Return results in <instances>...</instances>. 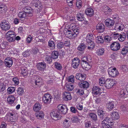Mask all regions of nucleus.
Listing matches in <instances>:
<instances>
[{"instance_id": "obj_16", "label": "nucleus", "mask_w": 128, "mask_h": 128, "mask_svg": "<svg viewBox=\"0 0 128 128\" xmlns=\"http://www.w3.org/2000/svg\"><path fill=\"white\" fill-rule=\"evenodd\" d=\"M111 118L113 120H116L120 118L118 113L116 112H113L110 114Z\"/></svg>"}, {"instance_id": "obj_21", "label": "nucleus", "mask_w": 128, "mask_h": 128, "mask_svg": "<svg viewBox=\"0 0 128 128\" xmlns=\"http://www.w3.org/2000/svg\"><path fill=\"white\" fill-rule=\"evenodd\" d=\"M91 60V58L90 55L84 56L82 58L81 63L90 62Z\"/></svg>"}, {"instance_id": "obj_64", "label": "nucleus", "mask_w": 128, "mask_h": 128, "mask_svg": "<svg viewBox=\"0 0 128 128\" xmlns=\"http://www.w3.org/2000/svg\"><path fill=\"white\" fill-rule=\"evenodd\" d=\"M32 40V38L30 35H29L26 38V42L28 43H30L31 42Z\"/></svg>"}, {"instance_id": "obj_44", "label": "nucleus", "mask_w": 128, "mask_h": 128, "mask_svg": "<svg viewBox=\"0 0 128 128\" xmlns=\"http://www.w3.org/2000/svg\"><path fill=\"white\" fill-rule=\"evenodd\" d=\"M35 78V84L36 85H38V84L41 82L42 80V79L39 76H36Z\"/></svg>"}, {"instance_id": "obj_8", "label": "nucleus", "mask_w": 128, "mask_h": 128, "mask_svg": "<svg viewBox=\"0 0 128 128\" xmlns=\"http://www.w3.org/2000/svg\"><path fill=\"white\" fill-rule=\"evenodd\" d=\"M120 44L118 43L114 42L112 43L110 46L111 49L114 51L119 50L120 48Z\"/></svg>"}, {"instance_id": "obj_22", "label": "nucleus", "mask_w": 128, "mask_h": 128, "mask_svg": "<svg viewBox=\"0 0 128 128\" xmlns=\"http://www.w3.org/2000/svg\"><path fill=\"white\" fill-rule=\"evenodd\" d=\"M78 85L81 88H88L89 86V83L87 81L80 82L79 83Z\"/></svg>"}, {"instance_id": "obj_28", "label": "nucleus", "mask_w": 128, "mask_h": 128, "mask_svg": "<svg viewBox=\"0 0 128 128\" xmlns=\"http://www.w3.org/2000/svg\"><path fill=\"white\" fill-rule=\"evenodd\" d=\"M126 93V90H122L118 94V97L119 98H124L126 97H127Z\"/></svg>"}, {"instance_id": "obj_7", "label": "nucleus", "mask_w": 128, "mask_h": 128, "mask_svg": "<svg viewBox=\"0 0 128 128\" xmlns=\"http://www.w3.org/2000/svg\"><path fill=\"white\" fill-rule=\"evenodd\" d=\"M108 70L109 74L112 77H114L118 76L119 74L116 68H110L108 69Z\"/></svg>"}, {"instance_id": "obj_17", "label": "nucleus", "mask_w": 128, "mask_h": 128, "mask_svg": "<svg viewBox=\"0 0 128 128\" xmlns=\"http://www.w3.org/2000/svg\"><path fill=\"white\" fill-rule=\"evenodd\" d=\"M114 22L113 20L108 19L106 20L105 23L106 25L108 27H111L114 25Z\"/></svg>"}, {"instance_id": "obj_57", "label": "nucleus", "mask_w": 128, "mask_h": 128, "mask_svg": "<svg viewBox=\"0 0 128 128\" xmlns=\"http://www.w3.org/2000/svg\"><path fill=\"white\" fill-rule=\"evenodd\" d=\"M12 81L16 85H18L19 83V80L17 78H14L12 79Z\"/></svg>"}, {"instance_id": "obj_49", "label": "nucleus", "mask_w": 128, "mask_h": 128, "mask_svg": "<svg viewBox=\"0 0 128 128\" xmlns=\"http://www.w3.org/2000/svg\"><path fill=\"white\" fill-rule=\"evenodd\" d=\"M86 48V46L83 43L81 44L78 48V50L80 51L84 50Z\"/></svg>"}, {"instance_id": "obj_15", "label": "nucleus", "mask_w": 128, "mask_h": 128, "mask_svg": "<svg viewBox=\"0 0 128 128\" xmlns=\"http://www.w3.org/2000/svg\"><path fill=\"white\" fill-rule=\"evenodd\" d=\"M80 63V60L77 58H74L72 60V65L73 67L76 68L79 66Z\"/></svg>"}, {"instance_id": "obj_42", "label": "nucleus", "mask_w": 128, "mask_h": 128, "mask_svg": "<svg viewBox=\"0 0 128 128\" xmlns=\"http://www.w3.org/2000/svg\"><path fill=\"white\" fill-rule=\"evenodd\" d=\"M104 51V48H102L98 50L96 52V54L100 56L103 55Z\"/></svg>"}, {"instance_id": "obj_48", "label": "nucleus", "mask_w": 128, "mask_h": 128, "mask_svg": "<svg viewBox=\"0 0 128 128\" xmlns=\"http://www.w3.org/2000/svg\"><path fill=\"white\" fill-rule=\"evenodd\" d=\"M18 16L21 19L24 18L26 16V14L25 12H20L18 13Z\"/></svg>"}, {"instance_id": "obj_29", "label": "nucleus", "mask_w": 128, "mask_h": 128, "mask_svg": "<svg viewBox=\"0 0 128 128\" xmlns=\"http://www.w3.org/2000/svg\"><path fill=\"white\" fill-rule=\"evenodd\" d=\"M41 108V105L40 103H36L34 105L33 108V110L36 112L37 111L40 110Z\"/></svg>"}, {"instance_id": "obj_33", "label": "nucleus", "mask_w": 128, "mask_h": 128, "mask_svg": "<svg viewBox=\"0 0 128 128\" xmlns=\"http://www.w3.org/2000/svg\"><path fill=\"white\" fill-rule=\"evenodd\" d=\"M21 73L24 76H27L28 72L27 68L25 67H22L21 68Z\"/></svg>"}, {"instance_id": "obj_61", "label": "nucleus", "mask_w": 128, "mask_h": 128, "mask_svg": "<svg viewBox=\"0 0 128 128\" xmlns=\"http://www.w3.org/2000/svg\"><path fill=\"white\" fill-rule=\"evenodd\" d=\"M105 41L106 42H108L111 40V38L110 36H106L104 38Z\"/></svg>"}, {"instance_id": "obj_40", "label": "nucleus", "mask_w": 128, "mask_h": 128, "mask_svg": "<svg viewBox=\"0 0 128 128\" xmlns=\"http://www.w3.org/2000/svg\"><path fill=\"white\" fill-rule=\"evenodd\" d=\"M70 121L67 119H65L64 121L63 124L64 126L66 128L69 127L70 124Z\"/></svg>"}, {"instance_id": "obj_37", "label": "nucleus", "mask_w": 128, "mask_h": 128, "mask_svg": "<svg viewBox=\"0 0 128 128\" xmlns=\"http://www.w3.org/2000/svg\"><path fill=\"white\" fill-rule=\"evenodd\" d=\"M96 41L98 43L102 44L104 42V40L102 36H98L96 38Z\"/></svg>"}, {"instance_id": "obj_20", "label": "nucleus", "mask_w": 128, "mask_h": 128, "mask_svg": "<svg viewBox=\"0 0 128 128\" xmlns=\"http://www.w3.org/2000/svg\"><path fill=\"white\" fill-rule=\"evenodd\" d=\"M32 3L34 6L38 8L42 7L41 2L39 0H32Z\"/></svg>"}, {"instance_id": "obj_59", "label": "nucleus", "mask_w": 128, "mask_h": 128, "mask_svg": "<svg viewBox=\"0 0 128 128\" xmlns=\"http://www.w3.org/2000/svg\"><path fill=\"white\" fill-rule=\"evenodd\" d=\"M30 53V51H26L22 53V55L24 56L27 57L29 56Z\"/></svg>"}, {"instance_id": "obj_32", "label": "nucleus", "mask_w": 128, "mask_h": 128, "mask_svg": "<svg viewBox=\"0 0 128 128\" xmlns=\"http://www.w3.org/2000/svg\"><path fill=\"white\" fill-rule=\"evenodd\" d=\"M82 118V117L80 116H74L71 118V120L73 122H77L80 120Z\"/></svg>"}, {"instance_id": "obj_54", "label": "nucleus", "mask_w": 128, "mask_h": 128, "mask_svg": "<svg viewBox=\"0 0 128 128\" xmlns=\"http://www.w3.org/2000/svg\"><path fill=\"white\" fill-rule=\"evenodd\" d=\"M98 115L99 116L101 117H102L104 114V112L100 108L98 110Z\"/></svg>"}, {"instance_id": "obj_14", "label": "nucleus", "mask_w": 128, "mask_h": 128, "mask_svg": "<svg viewBox=\"0 0 128 128\" xmlns=\"http://www.w3.org/2000/svg\"><path fill=\"white\" fill-rule=\"evenodd\" d=\"M36 66L38 69L40 70H43L46 68V63L42 62L37 64Z\"/></svg>"}, {"instance_id": "obj_2", "label": "nucleus", "mask_w": 128, "mask_h": 128, "mask_svg": "<svg viewBox=\"0 0 128 128\" xmlns=\"http://www.w3.org/2000/svg\"><path fill=\"white\" fill-rule=\"evenodd\" d=\"M0 26L2 30H6L10 29V23L6 20H3L0 23Z\"/></svg>"}, {"instance_id": "obj_6", "label": "nucleus", "mask_w": 128, "mask_h": 128, "mask_svg": "<svg viewBox=\"0 0 128 128\" xmlns=\"http://www.w3.org/2000/svg\"><path fill=\"white\" fill-rule=\"evenodd\" d=\"M101 90L98 87L94 86L92 88V93L94 96H98L101 94Z\"/></svg>"}, {"instance_id": "obj_58", "label": "nucleus", "mask_w": 128, "mask_h": 128, "mask_svg": "<svg viewBox=\"0 0 128 128\" xmlns=\"http://www.w3.org/2000/svg\"><path fill=\"white\" fill-rule=\"evenodd\" d=\"M76 4L77 7L78 8H80L82 6V1L80 0H77Z\"/></svg>"}, {"instance_id": "obj_63", "label": "nucleus", "mask_w": 128, "mask_h": 128, "mask_svg": "<svg viewBox=\"0 0 128 128\" xmlns=\"http://www.w3.org/2000/svg\"><path fill=\"white\" fill-rule=\"evenodd\" d=\"M55 67L58 70H60L62 68V66L58 62H56L55 63Z\"/></svg>"}, {"instance_id": "obj_3", "label": "nucleus", "mask_w": 128, "mask_h": 128, "mask_svg": "<svg viewBox=\"0 0 128 128\" xmlns=\"http://www.w3.org/2000/svg\"><path fill=\"white\" fill-rule=\"evenodd\" d=\"M52 98V96L50 94H45L42 96V101L45 104H49Z\"/></svg>"}, {"instance_id": "obj_36", "label": "nucleus", "mask_w": 128, "mask_h": 128, "mask_svg": "<svg viewBox=\"0 0 128 128\" xmlns=\"http://www.w3.org/2000/svg\"><path fill=\"white\" fill-rule=\"evenodd\" d=\"M48 46L51 49H54L55 48V46L54 42L52 40V39H50L48 41Z\"/></svg>"}, {"instance_id": "obj_24", "label": "nucleus", "mask_w": 128, "mask_h": 128, "mask_svg": "<svg viewBox=\"0 0 128 128\" xmlns=\"http://www.w3.org/2000/svg\"><path fill=\"white\" fill-rule=\"evenodd\" d=\"M35 115L37 119L41 120L44 118V114L42 112L40 111L36 112Z\"/></svg>"}, {"instance_id": "obj_38", "label": "nucleus", "mask_w": 128, "mask_h": 128, "mask_svg": "<svg viewBox=\"0 0 128 128\" xmlns=\"http://www.w3.org/2000/svg\"><path fill=\"white\" fill-rule=\"evenodd\" d=\"M119 38H118V40L120 42H122L125 40L126 38V36L125 34L124 33L119 34Z\"/></svg>"}, {"instance_id": "obj_47", "label": "nucleus", "mask_w": 128, "mask_h": 128, "mask_svg": "<svg viewBox=\"0 0 128 128\" xmlns=\"http://www.w3.org/2000/svg\"><path fill=\"white\" fill-rule=\"evenodd\" d=\"M58 56V52L54 51L53 52L52 54V58L53 59H54L57 58Z\"/></svg>"}, {"instance_id": "obj_30", "label": "nucleus", "mask_w": 128, "mask_h": 128, "mask_svg": "<svg viewBox=\"0 0 128 128\" xmlns=\"http://www.w3.org/2000/svg\"><path fill=\"white\" fill-rule=\"evenodd\" d=\"M103 11L106 14H108L112 12V10L108 7L106 6H103Z\"/></svg>"}, {"instance_id": "obj_31", "label": "nucleus", "mask_w": 128, "mask_h": 128, "mask_svg": "<svg viewBox=\"0 0 128 128\" xmlns=\"http://www.w3.org/2000/svg\"><path fill=\"white\" fill-rule=\"evenodd\" d=\"M86 39L88 43L93 42L94 38L92 34H88L86 36Z\"/></svg>"}, {"instance_id": "obj_11", "label": "nucleus", "mask_w": 128, "mask_h": 128, "mask_svg": "<svg viewBox=\"0 0 128 128\" xmlns=\"http://www.w3.org/2000/svg\"><path fill=\"white\" fill-rule=\"evenodd\" d=\"M71 30H72V32L74 35V37L76 36L79 32V29L74 24H72L71 25L70 27Z\"/></svg>"}, {"instance_id": "obj_4", "label": "nucleus", "mask_w": 128, "mask_h": 128, "mask_svg": "<svg viewBox=\"0 0 128 128\" xmlns=\"http://www.w3.org/2000/svg\"><path fill=\"white\" fill-rule=\"evenodd\" d=\"M116 84L114 80L108 79L106 80L105 86L107 88L110 89L112 88Z\"/></svg>"}, {"instance_id": "obj_34", "label": "nucleus", "mask_w": 128, "mask_h": 128, "mask_svg": "<svg viewBox=\"0 0 128 128\" xmlns=\"http://www.w3.org/2000/svg\"><path fill=\"white\" fill-rule=\"evenodd\" d=\"M77 20L79 21H82L84 19V18L83 13H78L76 16Z\"/></svg>"}, {"instance_id": "obj_62", "label": "nucleus", "mask_w": 128, "mask_h": 128, "mask_svg": "<svg viewBox=\"0 0 128 128\" xmlns=\"http://www.w3.org/2000/svg\"><path fill=\"white\" fill-rule=\"evenodd\" d=\"M64 46V44L62 42H58L57 45V48L59 49L62 48Z\"/></svg>"}, {"instance_id": "obj_56", "label": "nucleus", "mask_w": 128, "mask_h": 128, "mask_svg": "<svg viewBox=\"0 0 128 128\" xmlns=\"http://www.w3.org/2000/svg\"><path fill=\"white\" fill-rule=\"evenodd\" d=\"M30 8L28 7H26L25 8V10L26 11L25 12L26 13V15L30 12H32V10L30 9Z\"/></svg>"}, {"instance_id": "obj_60", "label": "nucleus", "mask_w": 128, "mask_h": 128, "mask_svg": "<svg viewBox=\"0 0 128 128\" xmlns=\"http://www.w3.org/2000/svg\"><path fill=\"white\" fill-rule=\"evenodd\" d=\"M76 92L80 96L84 94V91L82 90L77 89L76 90Z\"/></svg>"}, {"instance_id": "obj_1", "label": "nucleus", "mask_w": 128, "mask_h": 128, "mask_svg": "<svg viewBox=\"0 0 128 128\" xmlns=\"http://www.w3.org/2000/svg\"><path fill=\"white\" fill-rule=\"evenodd\" d=\"M102 128H109L113 124L112 120L108 117L106 118L102 122Z\"/></svg>"}, {"instance_id": "obj_55", "label": "nucleus", "mask_w": 128, "mask_h": 128, "mask_svg": "<svg viewBox=\"0 0 128 128\" xmlns=\"http://www.w3.org/2000/svg\"><path fill=\"white\" fill-rule=\"evenodd\" d=\"M74 77L73 76H71L68 77V82L73 83L74 82Z\"/></svg>"}, {"instance_id": "obj_13", "label": "nucleus", "mask_w": 128, "mask_h": 128, "mask_svg": "<svg viewBox=\"0 0 128 128\" xmlns=\"http://www.w3.org/2000/svg\"><path fill=\"white\" fill-rule=\"evenodd\" d=\"M86 75L84 74H81L78 73L76 74V78L80 80H84L86 78Z\"/></svg>"}, {"instance_id": "obj_39", "label": "nucleus", "mask_w": 128, "mask_h": 128, "mask_svg": "<svg viewBox=\"0 0 128 128\" xmlns=\"http://www.w3.org/2000/svg\"><path fill=\"white\" fill-rule=\"evenodd\" d=\"M15 33L13 31H9L6 34L7 37H11V38H15L16 36Z\"/></svg>"}, {"instance_id": "obj_19", "label": "nucleus", "mask_w": 128, "mask_h": 128, "mask_svg": "<svg viewBox=\"0 0 128 128\" xmlns=\"http://www.w3.org/2000/svg\"><path fill=\"white\" fill-rule=\"evenodd\" d=\"M64 99L67 101L70 100L72 98L70 93L68 92H64L63 94Z\"/></svg>"}, {"instance_id": "obj_51", "label": "nucleus", "mask_w": 128, "mask_h": 128, "mask_svg": "<svg viewBox=\"0 0 128 128\" xmlns=\"http://www.w3.org/2000/svg\"><path fill=\"white\" fill-rule=\"evenodd\" d=\"M15 90V88L14 87H10L7 89L8 93L9 94H11L14 92Z\"/></svg>"}, {"instance_id": "obj_25", "label": "nucleus", "mask_w": 128, "mask_h": 128, "mask_svg": "<svg viewBox=\"0 0 128 128\" xmlns=\"http://www.w3.org/2000/svg\"><path fill=\"white\" fill-rule=\"evenodd\" d=\"M124 27V26L123 24L121 23L118 22L116 24L115 28L116 30H122Z\"/></svg>"}, {"instance_id": "obj_27", "label": "nucleus", "mask_w": 128, "mask_h": 128, "mask_svg": "<svg viewBox=\"0 0 128 128\" xmlns=\"http://www.w3.org/2000/svg\"><path fill=\"white\" fill-rule=\"evenodd\" d=\"M86 14L90 16H92L94 14V11L93 9L91 8H86L85 11Z\"/></svg>"}, {"instance_id": "obj_46", "label": "nucleus", "mask_w": 128, "mask_h": 128, "mask_svg": "<svg viewBox=\"0 0 128 128\" xmlns=\"http://www.w3.org/2000/svg\"><path fill=\"white\" fill-rule=\"evenodd\" d=\"M66 87L67 90L69 91L72 90L74 88L73 85L71 84H67L66 85Z\"/></svg>"}, {"instance_id": "obj_45", "label": "nucleus", "mask_w": 128, "mask_h": 128, "mask_svg": "<svg viewBox=\"0 0 128 128\" xmlns=\"http://www.w3.org/2000/svg\"><path fill=\"white\" fill-rule=\"evenodd\" d=\"M88 116L92 119L94 120H97V116L95 114L90 112L88 114Z\"/></svg>"}, {"instance_id": "obj_43", "label": "nucleus", "mask_w": 128, "mask_h": 128, "mask_svg": "<svg viewBox=\"0 0 128 128\" xmlns=\"http://www.w3.org/2000/svg\"><path fill=\"white\" fill-rule=\"evenodd\" d=\"M128 52V47L125 46L122 49L121 53L123 55H124L126 54Z\"/></svg>"}, {"instance_id": "obj_52", "label": "nucleus", "mask_w": 128, "mask_h": 128, "mask_svg": "<svg viewBox=\"0 0 128 128\" xmlns=\"http://www.w3.org/2000/svg\"><path fill=\"white\" fill-rule=\"evenodd\" d=\"M88 50L92 49L94 48V42H90L88 43Z\"/></svg>"}, {"instance_id": "obj_18", "label": "nucleus", "mask_w": 128, "mask_h": 128, "mask_svg": "<svg viewBox=\"0 0 128 128\" xmlns=\"http://www.w3.org/2000/svg\"><path fill=\"white\" fill-rule=\"evenodd\" d=\"M90 63V62L81 63V66L84 69L88 70L90 69L92 67V65Z\"/></svg>"}, {"instance_id": "obj_9", "label": "nucleus", "mask_w": 128, "mask_h": 128, "mask_svg": "<svg viewBox=\"0 0 128 128\" xmlns=\"http://www.w3.org/2000/svg\"><path fill=\"white\" fill-rule=\"evenodd\" d=\"M57 108L59 110L62 114H65L67 112L68 108L66 106L60 104L58 106Z\"/></svg>"}, {"instance_id": "obj_26", "label": "nucleus", "mask_w": 128, "mask_h": 128, "mask_svg": "<svg viewBox=\"0 0 128 128\" xmlns=\"http://www.w3.org/2000/svg\"><path fill=\"white\" fill-rule=\"evenodd\" d=\"M9 120L11 122H14L16 118L15 116V114L14 112H9L8 114Z\"/></svg>"}, {"instance_id": "obj_41", "label": "nucleus", "mask_w": 128, "mask_h": 128, "mask_svg": "<svg viewBox=\"0 0 128 128\" xmlns=\"http://www.w3.org/2000/svg\"><path fill=\"white\" fill-rule=\"evenodd\" d=\"M114 102H110L107 104L108 108L109 110H112L114 106Z\"/></svg>"}, {"instance_id": "obj_12", "label": "nucleus", "mask_w": 128, "mask_h": 128, "mask_svg": "<svg viewBox=\"0 0 128 128\" xmlns=\"http://www.w3.org/2000/svg\"><path fill=\"white\" fill-rule=\"evenodd\" d=\"M96 28L98 32L101 33L104 31L105 26L102 24H98L96 25Z\"/></svg>"}, {"instance_id": "obj_5", "label": "nucleus", "mask_w": 128, "mask_h": 128, "mask_svg": "<svg viewBox=\"0 0 128 128\" xmlns=\"http://www.w3.org/2000/svg\"><path fill=\"white\" fill-rule=\"evenodd\" d=\"M50 115L52 118L54 120H57L60 118L59 113L57 110L52 111L50 114Z\"/></svg>"}, {"instance_id": "obj_53", "label": "nucleus", "mask_w": 128, "mask_h": 128, "mask_svg": "<svg viewBox=\"0 0 128 128\" xmlns=\"http://www.w3.org/2000/svg\"><path fill=\"white\" fill-rule=\"evenodd\" d=\"M17 94L20 95H22L24 92V91L22 88H19L17 90Z\"/></svg>"}, {"instance_id": "obj_50", "label": "nucleus", "mask_w": 128, "mask_h": 128, "mask_svg": "<svg viewBox=\"0 0 128 128\" xmlns=\"http://www.w3.org/2000/svg\"><path fill=\"white\" fill-rule=\"evenodd\" d=\"M99 84L100 85L102 86L106 83V81L105 78H101L99 79Z\"/></svg>"}, {"instance_id": "obj_10", "label": "nucleus", "mask_w": 128, "mask_h": 128, "mask_svg": "<svg viewBox=\"0 0 128 128\" xmlns=\"http://www.w3.org/2000/svg\"><path fill=\"white\" fill-rule=\"evenodd\" d=\"M64 32L65 35L69 38H71L73 36L74 37V34L70 30L66 28L64 30Z\"/></svg>"}, {"instance_id": "obj_23", "label": "nucleus", "mask_w": 128, "mask_h": 128, "mask_svg": "<svg viewBox=\"0 0 128 128\" xmlns=\"http://www.w3.org/2000/svg\"><path fill=\"white\" fill-rule=\"evenodd\" d=\"M4 62L6 65L9 67H11L13 63L12 60V59L9 57L6 58Z\"/></svg>"}, {"instance_id": "obj_35", "label": "nucleus", "mask_w": 128, "mask_h": 128, "mask_svg": "<svg viewBox=\"0 0 128 128\" xmlns=\"http://www.w3.org/2000/svg\"><path fill=\"white\" fill-rule=\"evenodd\" d=\"M15 100V98L14 96H9L7 98V101L10 104L13 103Z\"/></svg>"}]
</instances>
